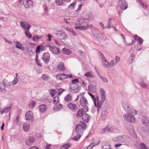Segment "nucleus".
I'll list each match as a JSON object with an SVG mask.
<instances>
[{
  "label": "nucleus",
  "instance_id": "39448f33",
  "mask_svg": "<svg viewBox=\"0 0 149 149\" xmlns=\"http://www.w3.org/2000/svg\"><path fill=\"white\" fill-rule=\"evenodd\" d=\"M80 104L84 108H82L83 111L84 112H87L88 109V108L87 106L88 104V101L87 100L84 96H82L80 99Z\"/></svg>",
  "mask_w": 149,
  "mask_h": 149
},
{
  "label": "nucleus",
  "instance_id": "de8ad7c7",
  "mask_svg": "<svg viewBox=\"0 0 149 149\" xmlns=\"http://www.w3.org/2000/svg\"><path fill=\"white\" fill-rule=\"evenodd\" d=\"M60 102L59 99L58 97L57 96H55L53 99V103L54 104H56Z\"/></svg>",
  "mask_w": 149,
  "mask_h": 149
},
{
  "label": "nucleus",
  "instance_id": "72a5a7b5",
  "mask_svg": "<svg viewBox=\"0 0 149 149\" xmlns=\"http://www.w3.org/2000/svg\"><path fill=\"white\" fill-rule=\"evenodd\" d=\"M63 52L65 54L67 55H69L71 54V51L66 48H63Z\"/></svg>",
  "mask_w": 149,
  "mask_h": 149
},
{
  "label": "nucleus",
  "instance_id": "393cba45",
  "mask_svg": "<svg viewBox=\"0 0 149 149\" xmlns=\"http://www.w3.org/2000/svg\"><path fill=\"white\" fill-rule=\"evenodd\" d=\"M47 106L45 104H41L39 106V108L41 113H43L46 111Z\"/></svg>",
  "mask_w": 149,
  "mask_h": 149
},
{
  "label": "nucleus",
  "instance_id": "774afa93",
  "mask_svg": "<svg viewBox=\"0 0 149 149\" xmlns=\"http://www.w3.org/2000/svg\"><path fill=\"white\" fill-rule=\"evenodd\" d=\"M95 146L93 143H91L87 148V149H91Z\"/></svg>",
  "mask_w": 149,
  "mask_h": 149
},
{
  "label": "nucleus",
  "instance_id": "e2e57ef3",
  "mask_svg": "<svg viewBox=\"0 0 149 149\" xmlns=\"http://www.w3.org/2000/svg\"><path fill=\"white\" fill-rule=\"evenodd\" d=\"M78 79H74L72 80V84H76L77 83H79Z\"/></svg>",
  "mask_w": 149,
  "mask_h": 149
},
{
  "label": "nucleus",
  "instance_id": "8fccbe9b",
  "mask_svg": "<svg viewBox=\"0 0 149 149\" xmlns=\"http://www.w3.org/2000/svg\"><path fill=\"white\" fill-rule=\"evenodd\" d=\"M36 105V102L33 100H32L29 104L30 107L32 108L33 107Z\"/></svg>",
  "mask_w": 149,
  "mask_h": 149
},
{
  "label": "nucleus",
  "instance_id": "5701e85b",
  "mask_svg": "<svg viewBox=\"0 0 149 149\" xmlns=\"http://www.w3.org/2000/svg\"><path fill=\"white\" fill-rule=\"evenodd\" d=\"M64 101L65 102H70L72 100V96L71 94H68L64 98Z\"/></svg>",
  "mask_w": 149,
  "mask_h": 149
},
{
  "label": "nucleus",
  "instance_id": "f3484780",
  "mask_svg": "<svg viewBox=\"0 0 149 149\" xmlns=\"http://www.w3.org/2000/svg\"><path fill=\"white\" fill-rule=\"evenodd\" d=\"M35 140L34 137L31 136L26 140L25 143L26 145L30 146L32 145V143L35 142Z\"/></svg>",
  "mask_w": 149,
  "mask_h": 149
},
{
  "label": "nucleus",
  "instance_id": "f257e3e1",
  "mask_svg": "<svg viewBox=\"0 0 149 149\" xmlns=\"http://www.w3.org/2000/svg\"><path fill=\"white\" fill-rule=\"evenodd\" d=\"M88 19H81L79 21H77L75 22L74 27L76 29H79L81 30L91 29L92 25L88 26Z\"/></svg>",
  "mask_w": 149,
  "mask_h": 149
},
{
  "label": "nucleus",
  "instance_id": "7ed1b4c3",
  "mask_svg": "<svg viewBox=\"0 0 149 149\" xmlns=\"http://www.w3.org/2000/svg\"><path fill=\"white\" fill-rule=\"evenodd\" d=\"M20 24L21 26L25 31V34L26 36L29 38H31L32 37V35L29 32L31 26L26 22H21Z\"/></svg>",
  "mask_w": 149,
  "mask_h": 149
},
{
  "label": "nucleus",
  "instance_id": "052dcab7",
  "mask_svg": "<svg viewBox=\"0 0 149 149\" xmlns=\"http://www.w3.org/2000/svg\"><path fill=\"white\" fill-rule=\"evenodd\" d=\"M103 149H110L111 147L110 145L106 144L104 146L102 147Z\"/></svg>",
  "mask_w": 149,
  "mask_h": 149
},
{
  "label": "nucleus",
  "instance_id": "b1692460",
  "mask_svg": "<svg viewBox=\"0 0 149 149\" xmlns=\"http://www.w3.org/2000/svg\"><path fill=\"white\" fill-rule=\"evenodd\" d=\"M84 76L88 78H93L94 76L92 71H88L84 74Z\"/></svg>",
  "mask_w": 149,
  "mask_h": 149
},
{
  "label": "nucleus",
  "instance_id": "473e14b6",
  "mask_svg": "<svg viewBox=\"0 0 149 149\" xmlns=\"http://www.w3.org/2000/svg\"><path fill=\"white\" fill-rule=\"evenodd\" d=\"M63 1V0H55V3L57 6H62L64 5Z\"/></svg>",
  "mask_w": 149,
  "mask_h": 149
},
{
  "label": "nucleus",
  "instance_id": "20e7f679",
  "mask_svg": "<svg viewBox=\"0 0 149 149\" xmlns=\"http://www.w3.org/2000/svg\"><path fill=\"white\" fill-rule=\"evenodd\" d=\"M113 141L116 142H122L127 143L130 142V137L127 136L122 135L114 138Z\"/></svg>",
  "mask_w": 149,
  "mask_h": 149
},
{
  "label": "nucleus",
  "instance_id": "dca6fc26",
  "mask_svg": "<svg viewBox=\"0 0 149 149\" xmlns=\"http://www.w3.org/2000/svg\"><path fill=\"white\" fill-rule=\"evenodd\" d=\"M96 101L97 102V107H96L97 108V111L99 112V110L102 107L103 104H101L100 102V100H99V98L98 96H96Z\"/></svg>",
  "mask_w": 149,
  "mask_h": 149
},
{
  "label": "nucleus",
  "instance_id": "0eeeda50",
  "mask_svg": "<svg viewBox=\"0 0 149 149\" xmlns=\"http://www.w3.org/2000/svg\"><path fill=\"white\" fill-rule=\"evenodd\" d=\"M121 104L124 110L127 112H129L130 110L129 103L126 100H123L122 101Z\"/></svg>",
  "mask_w": 149,
  "mask_h": 149
},
{
  "label": "nucleus",
  "instance_id": "cd10ccee",
  "mask_svg": "<svg viewBox=\"0 0 149 149\" xmlns=\"http://www.w3.org/2000/svg\"><path fill=\"white\" fill-rule=\"evenodd\" d=\"M111 128V127L109 125H108L106 127L101 130L100 131V133L101 134H104L105 132H107L108 131H110Z\"/></svg>",
  "mask_w": 149,
  "mask_h": 149
},
{
  "label": "nucleus",
  "instance_id": "4d7b16f0",
  "mask_svg": "<svg viewBox=\"0 0 149 149\" xmlns=\"http://www.w3.org/2000/svg\"><path fill=\"white\" fill-rule=\"evenodd\" d=\"M102 114L101 117V118L102 120H104L105 119L106 116L107 115V113H104V112H102Z\"/></svg>",
  "mask_w": 149,
  "mask_h": 149
},
{
  "label": "nucleus",
  "instance_id": "bb28decb",
  "mask_svg": "<svg viewBox=\"0 0 149 149\" xmlns=\"http://www.w3.org/2000/svg\"><path fill=\"white\" fill-rule=\"evenodd\" d=\"M64 74L63 73H60L57 74L56 76V78L57 80H64Z\"/></svg>",
  "mask_w": 149,
  "mask_h": 149
},
{
  "label": "nucleus",
  "instance_id": "2eb2a0df",
  "mask_svg": "<svg viewBox=\"0 0 149 149\" xmlns=\"http://www.w3.org/2000/svg\"><path fill=\"white\" fill-rule=\"evenodd\" d=\"M11 108V106L5 107L4 109L0 107V114H2L3 113H6L9 112Z\"/></svg>",
  "mask_w": 149,
  "mask_h": 149
},
{
  "label": "nucleus",
  "instance_id": "f8f14e48",
  "mask_svg": "<svg viewBox=\"0 0 149 149\" xmlns=\"http://www.w3.org/2000/svg\"><path fill=\"white\" fill-rule=\"evenodd\" d=\"M41 58L45 63H47L50 60V55L48 53H45L42 55Z\"/></svg>",
  "mask_w": 149,
  "mask_h": 149
},
{
  "label": "nucleus",
  "instance_id": "ddd939ff",
  "mask_svg": "<svg viewBox=\"0 0 149 149\" xmlns=\"http://www.w3.org/2000/svg\"><path fill=\"white\" fill-rule=\"evenodd\" d=\"M23 5L26 8L32 7L33 6V1L31 0H24Z\"/></svg>",
  "mask_w": 149,
  "mask_h": 149
},
{
  "label": "nucleus",
  "instance_id": "6e6d98bb",
  "mask_svg": "<svg viewBox=\"0 0 149 149\" xmlns=\"http://www.w3.org/2000/svg\"><path fill=\"white\" fill-rule=\"evenodd\" d=\"M76 3V2H74L73 3L69 5L68 7V8L70 9H73Z\"/></svg>",
  "mask_w": 149,
  "mask_h": 149
},
{
  "label": "nucleus",
  "instance_id": "f03ea898",
  "mask_svg": "<svg viewBox=\"0 0 149 149\" xmlns=\"http://www.w3.org/2000/svg\"><path fill=\"white\" fill-rule=\"evenodd\" d=\"M86 124L83 121H81L80 124L77 125L76 127V132L78 134L73 137L72 138V139L74 141L78 140L81 136L80 134H81L84 132V130L86 129Z\"/></svg>",
  "mask_w": 149,
  "mask_h": 149
},
{
  "label": "nucleus",
  "instance_id": "c03bdc74",
  "mask_svg": "<svg viewBox=\"0 0 149 149\" xmlns=\"http://www.w3.org/2000/svg\"><path fill=\"white\" fill-rule=\"evenodd\" d=\"M70 146L71 144L70 143H67L62 146L61 147L60 149H67L70 147Z\"/></svg>",
  "mask_w": 149,
  "mask_h": 149
},
{
  "label": "nucleus",
  "instance_id": "864d4df0",
  "mask_svg": "<svg viewBox=\"0 0 149 149\" xmlns=\"http://www.w3.org/2000/svg\"><path fill=\"white\" fill-rule=\"evenodd\" d=\"M56 90L54 89L49 90V92L52 97H53L56 93Z\"/></svg>",
  "mask_w": 149,
  "mask_h": 149
},
{
  "label": "nucleus",
  "instance_id": "4c0bfd02",
  "mask_svg": "<svg viewBox=\"0 0 149 149\" xmlns=\"http://www.w3.org/2000/svg\"><path fill=\"white\" fill-rule=\"evenodd\" d=\"M56 91V93L58 95H60L63 92L65 91V90L61 88H59Z\"/></svg>",
  "mask_w": 149,
  "mask_h": 149
},
{
  "label": "nucleus",
  "instance_id": "a878e982",
  "mask_svg": "<svg viewBox=\"0 0 149 149\" xmlns=\"http://www.w3.org/2000/svg\"><path fill=\"white\" fill-rule=\"evenodd\" d=\"M82 119L86 122H88L90 120V116L85 113L83 114L82 117Z\"/></svg>",
  "mask_w": 149,
  "mask_h": 149
},
{
  "label": "nucleus",
  "instance_id": "58836bf2",
  "mask_svg": "<svg viewBox=\"0 0 149 149\" xmlns=\"http://www.w3.org/2000/svg\"><path fill=\"white\" fill-rule=\"evenodd\" d=\"M66 30L68 32L70 33L72 35L76 36L77 35V33L72 29L67 28Z\"/></svg>",
  "mask_w": 149,
  "mask_h": 149
},
{
  "label": "nucleus",
  "instance_id": "4be33fe9",
  "mask_svg": "<svg viewBox=\"0 0 149 149\" xmlns=\"http://www.w3.org/2000/svg\"><path fill=\"white\" fill-rule=\"evenodd\" d=\"M14 42L16 43L15 45L17 48L22 51H24L25 50V48L22 46V45L20 43L17 41L16 42L14 41Z\"/></svg>",
  "mask_w": 149,
  "mask_h": 149
},
{
  "label": "nucleus",
  "instance_id": "680f3d73",
  "mask_svg": "<svg viewBox=\"0 0 149 149\" xmlns=\"http://www.w3.org/2000/svg\"><path fill=\"white\" fill-rule=\"evenodd\" d=\"M139 84L140 86H142L143 88H147V86L146 83L144 82H141Z\"/></svg>",
  "mask_w": 149,
  "mask_h": 149
},
{
  "label": "nucleus",
  "instance_id": "6ab92c4d",
  "mask_svg": "<svg viewBox=\"0 0 149 149\" xmlns=\"http://www.w3.org/2000/svg\"><path fill=\"white\" fill-rule=\"evenodd\" d=\"M128 112V113L126 114H124L123 116V117L126 123L128 122L130 123V111H129V112Z\"/></svg>",
  "mask_w": 149,
  "mask_h": 149
},
{
  "label": "nucleus",
  "instance_id": "49530a36",
  "mask_svg": "<svg viewBox=\"0 0 149 149\" xmlns=\"http://www.w3.org/2000/svg\"><path fill=\"white\" fill-rule=\"evenodd\" d=\"M5 90V86L3 84L0 82V91L4 92Z\"/></svg>",
  "mask_w": 149,
  "mask_h": 149
},
{
  "label": "nucleus",
  "instance_id": "0e129e2a",
  "mask_svg": "<svg viewBox=\"0 0 149 149\" xmlns=\"http://www.w3.org/2000/svg\"><path fill=\"white\" fill-rule=\"evenodd\" d=\"M120 57L116 56L115 57V61L117 63H118L120 60Z\"/></svg>",
  "mask_w": 149,
  "mask_h": 149
},
{
  "label": "nucleus",
  "instance_id": "a18cd8bd",
  "mask_svg": "<svg viewBox=\"0 0 149 149\" xmlns=\"http://www.w3.org/2000/svg\"><path fill=\"white\" fill-rule=\"evenodd\" d=\"M88 93L89 95L91 97V98H92V100H93L94 104H95V107H97V104L96 103V98L94 95H92L91 93Z\"/></svg>",
  "mask_w": 149,
  "mask_h": 149
},
{
  "label": "nucleus",
  "instance_id": "c756f323",
  "mask_svg": "<svg viewBox=\"0 0 149 149\" xmlns=\"http://www.w3.org/2000/svg\"><path fill=\"white\" fill-rule=\"evenodd\" d=\"M63 108L62 105L60 104H56L54 107V110L56 111H57Z\"/></svg>",
  "mask_w": 149,
  "mask_h": 149
},
{
  "label": "nucleus",
  "instance_id": "c9c22d12",
  "mask_svg": "<svg viewBox=\"0 0 149 149\" xmlns=\"http://www.w3.org/2000/svg\"><path fill=\"white\" fill-rule=\"evenodd\" d=\"M5 81H6L5 80H3V84L5 86V90H4V91L6 92V87L8 88H10L11 87V85L10 83L9 82H5Z\"/></svg>",
  "mask_w": 149,
  "mask_h": 149
},
{
  "label": "nucleus",
  "instance_id": "6e6552de",
  "mask_svg": "<svg viewBox=\"0 0 149 149\" xmlns=\"http://www.w3.org/2000/svg\"><path fill=\"white\" fill-rule=\"evenodd\" d=\"M100 92L101 96V100L100 102H101L100 103L101 104H103L106 98V93L104 89L102 88H100Z\"/></svg>",
  "mask_w": 149,
  "mask_h": 149
},
{
  "label": "nucleus",
  "instance_id": "423d86ee",
  "mask_svg": "<svg viewBox=\"0 0 149 149\" xmlns=\"http://www.w3.org/2000/svg\"><path fill=\"white\" fill-rule=\"evenodd\" d=\"M26 120L29 123H32L34 120L33 113L31 111H27L25 114Z\"/></svg>",
  "mask_w": 149,
  "mask_h": 149
},
{
  "label": "nucleus",
  "instance_id": "e433bc0d",
  "mask_svg": "<svg viewBox=\"0 0 149 149\" xmlns=\"http://www.w3.org/2000/svg\"><path fill=\"white\" fill-rule=\"evenodd\" d=\"M137 148L138 149H148L146 147V145L143 143H141L140 144V146Z\"/></svg>",
  "mask_w": 149,
  "mask_h": 149
},
{
  "label": "nucleus",
  "instance_id": "aec40b11",
  "mask_svg": "<svg viewBox=\"0 0 149 149\" xmlns=\"http://www.w3.org/2000/svg\"><path fill=\"white\" fill-rule=\"evenodd\" d=\"M93 34L98 38H101V35L102 34L100 33L99 30L96 29H95L92 30Z\"/></svg>",
  "mask_w": 149,
  "mask_h": 149
},
{
  "label": "nucleus",
  "instance_id": "603ef678",
  "mask_svg": "<svg viewBox=\"0 0 149 149\" xmlns=\"http://www.w3.org/2000/svg\"><path fill=\"white\" fill-rule=\"evenodd\" d=\"M137 114V111L135 109H131V118H132V116H134Z\"/></svg>",
  "mask_w": 149,
  "mask_h": 149
},
{
  "label": "nucleus",
  "instance_id": "7c9ffc66",
  "mask_svg": "<svg viewBox=\"0 0 149 149\" xmlns=\"http://www.w3.org/2000/svg\"><path fill=\"white\" fill-rule=\"evenodd\" d=\"M102 63L104 67L110 68L109 62H108L107 60L104 61H102Z\"/></svg>",
  "mask_w": 149,
  "mask_h": 149
},
{
  "label": "nucleus",
  "instance_id": "37998d69",
  "mask_svg": "<svg viewBox=\"0 0 149 149\" xmlns=\"http://www.w3.org/2000/svg\"><path fill=\"white\" fill-rule=\"evenodd\" d=\"M98 77L104 82L107 83L108 82V79L105 77L102 76L101 74L99 75Z\"/></svg>",
  "mask_w": 149,
  "mask_h": 149
},
{
  "label": "nucleus",
  "instance_id": "338daca9",
  "mask_svg": "<svg viewBox=\"0 0 149 149\" xmlns=\"http://www.w3.org/2000/svg\"><path fill=\"white\" fill-rule=\"evenodd\" d=\"M40 47L39 46H38L36 48V52L37 53V54L38 53H39L40 52Z\"/></svg>",
  "mask_w": 149,
  "mask_h": 149
},
{
  "label": "nucleus",
  "instance_id": "ea45409f",
  "mask_svg": "<svg viewBox=\"0 0 149 149\" xmlns=\"http://www.w3.org/2000/svg\"><path fill=\"white\" fill-rule=\"evenodd\" d=\"M117 63L114 60H111L109 62L110 68L113 67L116 65Z\"/></svg>",
  "mask_w": 149,
  "mask_h": 149
},
{
  "label": "nucleus",
  "instance_id": "09e8293b",
  "mask_svg": "<svg viewBox=\"0 0 149 149\" xmlns=\"http://www.w3.org/2000/svg\"><path fill=\"white\" fill-rule=\"evenodd\" d=\"M137 41L139 45L140 46L142 45L143 40L141 37H138Z\"/></svg>",
  "mask_w": 149,
  "mask_h": 149
},
{
  "label": "nucleus",
  "instance_id": "13d9d810",
  "mask_svg": "<svg viewBox=\"0 0 149 149\" xmlns=\"http://www.w3.org/2000/svg\"><path fill=\"white\" fill-rule=\"evenodd\" d=\"M135 48L138 51L140 50L143 48V47L141 46V45H137L135 46Z\"/></svg>",
  "mask_w": 149,
  "mask_h": 149
},
{
  "label": "nucleus",
  "instance_id": "1a4fd4ad",
  "mask_svg": "<svg viewBox=\"0 0 149 149\" xmlns=\"http://www.w3.org/2000/svg\"><path fill=\"white\" fill-rule=\"evenodd\" d=\"M47 47L54 54H59L60 53V51L59 48L56 47H52L50 45H48Z\"/></svg>",
  "mask_w": 149,
  "mask_h": 149
},
{
  "label": "nucleus",
  "instance_id": "3c124183",
  "mask_svg": "<svg viewBox=\"0 0 149 149\" xmlns=\"http://www.w3.org/2000/svg\"><path fill=\"white\" fill-rule=\"evenodd\" d=\"M95 86L93 85H90L88 86V89L89 91H92L94 90Z\"/></svg>",
  "mask_w": 149,
  "mask_h": 149
},
{
  "label": "nucleus",
  "instance_id": "5fc2aeb1",
  "mask_svg": "<svg viewBox=\"0 0 149 149\" xmlns=\"http://www.w3.org/2000/svg\"><path fill=\"white\" fill-rule=\"evenodd\" d=\"M18 82V78L16 77H15L12 82L13 85L14 86L16 85Z\"/></svg>",
  "mask_w": 149,
  "mask_h": 149
},
{
  "label": "nucleus",
  "instance_id": "4468645a",
  "mask_svg": "<svg viewBox=\"0 0 149 149\" xmlns=\"http://www.w3.org/2000/svg\"><path fill=\"white\" fill-rule=\"evenodd\" d=\"M68 107L69 109L73 111H75L78 109L77 105L73 102L69 103L68 105Z\"/></svg>",
  "mask_w": 149,
  "mask_h": 149
},
{
  "label": "nucleus",
  "instance_id": "f704fd0d",
  "mask_svg": "<svg viewBox=\"0 0 149 149\" xmlns=\"http://www.w3.org/2000/svg\"><path fill=\"white\" fill-rule=\"evenodd\" d=\"M41 78L44 80L48 81L50 79V77L48 75L46 74H44L42 75L41 76Z\"/></svg>",
  "mask_w": 149,
  "mask_h": 149
},
{
  "label": "nucleus",
  "instance_id": "9d476101",
  "mask_svg": "<svg viewBox=\"0 0 149 149\" xmlns=\"http://www.w3.org/2000/svg\"><path fill=\"white\" fill-rule=\"evenodd\" d=\"M58 37L60 39L65 40L68 38V36L66 33L62 31H60L56 33Z\"/></svg>",
  "mask_w": 149,
  "mask_h": 149
},
{
  "label": "nucleus",
  "instance_id": "c85d7f7f",
  "mask_svg": "<svg viewBox=\"0 0 149 149\" xmlns=\"http://www.w3.org/2000/svg\"><path fill=\"white\" fill-rule=\"evenodd\" d=\"M86 112H84V111H83L82 108L81 110H79L78 111L77 114V118H79L83 116V114H84V113H86Z\"/></svg>",
  "mask_w": 149,
  "mask_h": 149
},
{
  "label": "nucleus",
  "instance_id": "a211bd4d",
  "mask_svg": "<svg viewBox=\"0 0 149 149\" xmlns=\"http://www.w3.org/2000/svg\"><path fill=\"white\" fill-rule=\"evenodd\" d=\"M57 68L60 72H64L65 71L64 65L62 62H61L58 64Z\"/></svg>",
  "mask_w": 149,
  "mask_h": 149
},
{
  "label": "nucleus",
  "instance_id": "79ce46f5",
  "mask_svg": "<svg viewBox=\"0 0 149 149\" xmlns=\"http://www.w3.org/2000/svg\"><path fill=\"white\" fill-rule=\"evenodd\" d=\"M138 37H139L136 34L135 36H133V39L132 40V42L131 43V45L134 44L136 42Z\"/></svg>",
  "mask_w": 149,
  "mask_h": 149
},
{
  "label": "nucleus",
  "instance_id": "a19ab883",
  "mask_svg": "<svg viewBox=\"0 0 149 149\" xmlns=\"http://www.w3.org/2000/svg\"><path fill=\"white\" fill-rule=\"evenodd\" d=\"M142 124L146 125H149V121L147 118H145L144 119L143 118L142 120Z\"/></svg>",
  "mask_w": 149,
  "mask_h": 149
},
{
  "label": "nucleus",
  "instance_id": "bf43d9fd",
  "mask_svg": "<svg viewBox=\"0 0 149 149\" xmlns=\"http://www.w3.org/2000/svg\"><path fill=\"white\" fill-rule=\"evenodd\" d=\"M69 90L71 92L73 93H77L78 92L77 89L73 90V89L72 88V87L70 86Z\"/></svg>",
  "mask_w": 149,
  "mask_h": 149
},
{
  "label": "nucleus",
  "instance_id": "69168bd1",
  "mask_svg": "<svg viewBox=\"0 0 149 149\" xmlns=\"http://www.w3.org/2000/svg\"><path fill=\"white\" fill-rule=\"evenodd\" d=\"M64 79L67 78H70L72 77V76L71 74L66 75L64 74Z\"/></svg>",
  "mask_w": 149,
  "mask_h": 149
},
{
  "label": "nucleus",
  "instance_id": "412c9836",
  "mask_svg": "<svg viewBox=\"0 0 149 149\" xmlns=\"http://www.w3.org/2000/svg\"><path fill=\"white\" fill-rule=\"evenodd\" d=\"M112 20L113 19L112 18H110L109 19L107 22V27H106V28L107 29H110L111 28L113 27L114 30L115 31H116L117 29L116 27H114L112 24Z\"/></svg>",
  "mask_w": 149,
  "mask_h": 149
},
{
  "label": "nucleus",
  "instance_id": "2f4dec72",
  "mask_svg": "<svg viewBox=\"0 0 149 149\" xmlns=\"http://www.w3.org/2000/svg\"><path fill=\"white\" fill-rule=\"evenodd\" d=\"M29 127V125L28 123H25L23 125V129L26 132H27L28 131Z\"/></svg>",
  "mask_w": 149,
  "mask_h": 149
},
{
  "label": "nucleus",
  "instance_id": "9b49d317",
  "mask_svg": "<svg viewBox=\"0 0 149 149\" xmlns=\"http://www.w3.org/2000/svg\"><path fill=\"white\" fill-rule=\"evenodd\" d=\"M118 4L123 10H125L127 8L128 4L125 0H119Z\"/></svg>",
  "mask_w": 149,
  "mask_h": 149
}]
</instances>
